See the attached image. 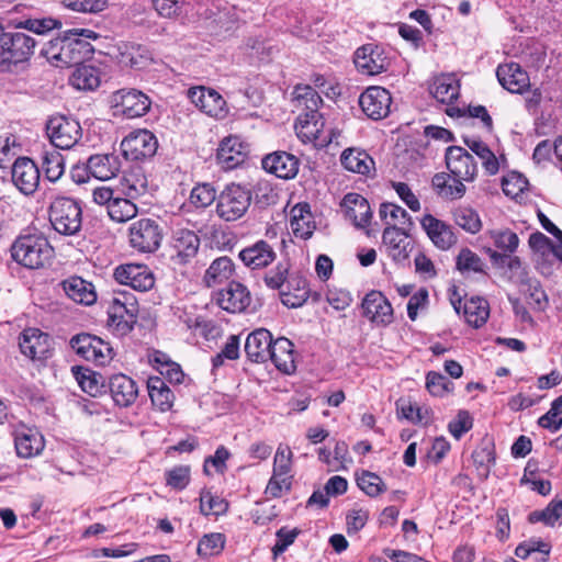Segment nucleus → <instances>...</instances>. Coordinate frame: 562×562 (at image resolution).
<instances>
[{"mask_svg":"<svg viewBox=\"0 0 562 562\" xmlns=\"http://www.w3.org/2000/svg\"><path fill=\"white\" fill-rule=\"evenodd\" d=\"M10 25L16 29H25L36 34H44L54 29H59L61 22L53 18L10 20Z\"/></svg>","mask_w":562,"mask_h":562,"instance_id":"nucleus-48","label":"nucleus"},{"mask_svg":"<svg viewBox=\"0 0 562 562\" xmlns=\"http://www.w3.org/2000/svg\"><path fill=\"white\" fill-rule=\"evenodd\" d=\"M164 238V228L157 220L143 217L128 227L130 246L142 254L157 251Z\"/></svg>","mask_w":562,"mask_h":562,"instance_id":"nucleus-6","label":"nucleus"},{"mask_svg":"<svg viewBox=\"0 0 562 562\" xmlns=\"http://www.w3.org/2000/svg\"><path fill=\"white\" fill-rule=\"evenodd\" d=\"M341 165L349 171L369 175L374 169L373 159L364 150L347 148L340 156Z\"/></svg>","mask_w":562,"mask_h":562,"instance_id":"nucleus-38","label":"nucleus"},{"mask_svg":"<svg viewBox=\"0 0 562 562\" xmlns=\"http://www.w3.org/2000/svg\"><path fill=\"white\" fill-rule=\"evenodd\" d=\"M12 181L25 195L34 193L40 183V168L27 157H19L12 165Z\"/></svg>","mask_w":562,"mask_h":562,"instance_id":"nucleus-18","label":"nucleus"},{"mask_svg":"<svg viewBox=\"0 0 562 562\" xmlns=\"http://www.w3.org/2000/svg\"><path fill=\"white\" fill-rule=\"evenodd\" d=\"M228 509V503L220 497H214L210 492L202 493L200 498V510L203 515H222Z\"/></svg>","mask_w":562,"mask_h":562,"instance_id":"nucleus-61","label":"nucleus"},{"mask_svg":"<svg viewBox=\"0 0 562 562\" xmlns=\"http://www.w3.org/2000/svg\"><path fill=\"white\" fill-rule=\"evenodd\" d=\"M430 93L441 103H451L459 95V83L451 76H441L434 80Z\"/></svg>","mask_w":562,"mask_h":562,"instance_id":"nucleus-42","label":"nucleus"},{"mask_svg":"<svg viewBox=\"0 0 562 562\" xmlns=\"http://www.w3.org/2000/svg\"><path fill=\"white\" fill-rule=\"evenodd\" d=\"M420 225L438 249L448 250L457 243L452 227L431 214L424 215Z\"/></svg>","mask_w":562,"mask_h":562,"instance_id":"nucleus-22","label":"nucleus"},{"mask_svg":"<svg viewBox=\"0 0 562 562\" xmlns=\"http://www.w3.org/2000/svg\"><path fill=\"white\" fill-rule=\"evenodd\" d=\"M115 280L132 289L146 292L155 285V277L146 265L127 263L114 270Z\"/></svg>","mask_w":562,"mask_h":562,"instance_id":"nucleus-14","label":"nucleus"},{"mask_svg":"<svg viewBox=\"0 0 562 562\" xmlns=\"http://www.w3.org/2000/svg\"><path fill=\"white\" fill-rule=\"evenodd\" d=\"M454 223L470 234H476L482 227L481 218L471 207L460 206L453 211Z\"/></svg>","mask_w":562,"mask_h":562,"instance_id":"nucleus-49","label":"nucleus"},{"mask_svg":"<svg viewBox=\"0 0 562 562\" xmlns=\"http://www.w3.org/2000/svg\"><path fill=\"white\" fill-rule=\"evenodd\" d=\"M357 485L370 497H375L386 490L382 479L369 471H363L357 476Z\"/></svg>","mask_w":562,"mask_h":562,"instance_id":"nucleus-53","label":"nucleus"},{"mask_svg":"<svg viewBox=\"0 0 562 562\" xmlns=\"http://www.w3.org/2000/svg\"><path fill=\"white\" fill-rule=\"evenodd\" d=\"M46 133L50 143L60 149L72 148L82 137L79 122L65 115L52 116L46 123Z\"/></svg>","mask_w":562,"mask_h":562,"instance_id":"nucleus-8","label":"nucleus"},{"mask_svg":"<svg viewBox=\"0 0 562 562\" xmlns=\"http://www.w3.org/2000/svg\"><path fill=\"white\" fill-rule=\"evenodd\" d=\"M294 127L304 143L313 142L322 138L325 122L321 113H300Z\"/></svg>","mask_w":562,"mask_h":562,"instance_id":"nucleus-37","label":"nucleus"},{"mask_svg":"<svg viewBox=\"0 0 562 562\" xmlns=\"http://www.w3.org/2000/svg\"><path fill=\"white\" fill-rule=\"evenodd\" d=\"M294 105L301 113H319L318 108L323 103L318 92L311 86L297 85L293 91Z\"/></svg>","mask_w":562,"mask_h":562,"instance_id":"nucleus-41","label":"nucleus"},{"mask_svg":"<svg viewBox=\"0 0 562 562\" xmlns=\"http://www.w3.org/2000/svg\"><path fill=\"white\" fill-rule=\"evenodd\" d=\"M122 167V161L116 154H95L88 158L86 170L93 178L106 181L115 178Z\"/></svg>","mask_w":562,"mask_h":562,"instance_id":"nucleus-26","label":"nucleus"},{"mask_svg":"<svg viewBox=\"0 0 562 562\" xmlns=\"http://www.w3.org/2000/svg\"><path fill=\"white\" fill-rule=\"evenodd\" d=\"M189 200L195 207L205 209L214 201L217 202L216 190L211 183H199L191 190Z\"/></svg>","mask_w":562,"mask_h":562,"instance_id":"nucleus-52","label":"nucleus"},{"mask_svg":"<svg viewBox=\"0 0 562 562\" xmlns=\"http://www.w3.org/2000/svg\"><path fill=\"white\" fill-rule=\"evenodd\" d=\"M252 200L251 191L241 184L229 183L217 195L216 214L226 222L241 218Z\"/></svg>","mask_w":562,"mask_h":562,"instance_id":"nucleus-3","label":"nucleus"},{"mask_svg":"<svg viewBox=\"0 0 562 562\" xmlns=\"http://www.w3.org/2000/svg\"><path fill=\"white\" fill-rule=\"evenodd\" d=\"M233 273V260L227 256H223L213 260L205 271L203 282L206 286L212 288L229 280Z\"/></svg>","mask_w":562,"mask_h":562,"instance_id":"nucleus-40","label":"nucleus"},{"mask_svg":"<svg viewBox=\"0 0 562 562\" xmlns=\"http://www.w3.org/2000/svg\"><path fill=\"white\" fill-rule=\"evenodd\" d=\"M99 34L88 29H71L65 31L44 45L43 56L56 67H71L83 64L91 58L94 49L90 40H97Z\"/></svg>","mask_w":562,"mask_h":562,"instance_id":"nucleus-1","label":"nucleus"},{"mask_svg":"<svg viewBox=\"0 0 562 562\" xmlns=\"http://www.w3.org/2000/svg\"><path fill=\"white\" fill-rule=\"evenodd\" d=\"M109 389L113 401L121 407L131 406L138 395L136 382L123 373L110 378Z\"/></svg>","mask_w":562,"mask_h":562,"instance_id":"nucleus-31","label":"nucleus"},{"mask_svg":"<svg viewBox=\"0 0 562 562\" xmlns=\"http://www.w3.org/2000/svg\"><path fill=\"white\" fill-rule=\"evenodd\" d=\"M467 322L475 328L484 325L490 315V307L486 300L472 297L463 305Z\"/></svg>","mask_w":562,"mask_h":562,"instance_id":"nucleus-43","label":"nucleus"},{"mask_svg":"<svg viewBox=\"0 0 562 562\" xmlns=\"http://www.w3.org/2000/svg\"><path fill=\"white\" fill-rule=\"evenodd\" d=\"M530 524L543 522L546 526L562 525V501H551L542 510H533L528 516Z\"/></svg>","mask_w":562,"mask_h":562,"instance_id":"nucleus-47","label":"nucleus"},{"mask_svg":"<svg viewBox=\"0 0 562 562\" xmlns=\"http://www.w3.org/2000/svg\"><path fill=\"white\" fill-rule=\"evenodd\" d=\"M363 315L373 323L387 325L393 321V308L379 291L369 292L362 301Z\"/></svg>","mask_w":562,"mask_h":562,"instance_id":"nucleus-24","label":"nucleus"},{"mask_svg":"<svg viewBox=\"0 0 562 562\" xmlns=\"http://www.w3.org/2000/svg\"><path fill=\"white\" fill-rule=\"evenodd\" d=\"M528 187V180L518 172H512L503 178L502 189L503 192L510 198H517Z\"/></svg>","mask_w":562,"mask_h":562,"instance_id":"nucleus-63","label":"nucleus"},{"mask_svg":"<svg viewBox=\"0 0 562 562\" xmlns=\"http://www.w3.org/2000/svg\"><path fill=\"white\" fill-rule=\"evenodd\" d=\"M61 286L66 295L76 303L89 306L97 301L94 285L81 277H69L61 282Z\"/></svg>","mask_w":562,"mask_h":562,"instance_id":"nucleus-34","label":"nucleus"},{"mask_svg":"<svg viewBox=\"0 0 562 562\" xmlns=\"http://www.w3.org/2000/svg\"><path fill=\"white\" fill-rule=\"evenodd\" d=\"M49 222L57 233L76 235L82 225V210L74 199L56 198L49 207Z\"/></svg>","mask_w":562,"mask_h":562,"instance_id":"nucleus-4","label":"nucleus"},{"mask_svg":"<svg viewBox=\"0 0 562 562\" xmlns=\"http://www.w3.org/2000/svg\"><path fill=\"white\" fill-rule=\"evenodd\" d=\"M467 146L482 160L485 171L493 176L498 172L499 164L494 153L480 139L465 138Z\"/></svg>","mask_w":562,"mask_h":562,"instance_id":"nucleus-44","label":"nucleus"},{"mask_svg":"<svg viewBox=\"0 0 562 562\" xmlns=\"http://www.w3.org/2000/svg\"><path fill=\"white\" fill-rule=\"evenodd\" d=\"M70 77L71 85L79 90H93L99 87L98 70L92 66L78 65Z\"/></svg>","mask_w":562,"mask_h":562,"instance_id":"nucleus-45","label":"nucleus"},{"mask_svg":"<svg viewBox=\"0 0 562 562\" xmlns=\"http://www.w3.org/2000/svg\"><path fill=\"white\" fill-rule=\"evenodd\" d=\"M216 302L221 308L229 313H240L250 305L251 297L244 284L232 281L217 293Z\"/></svg>","mask_w":562,"mask_h":562,"instance_id":"nucleus-21","label":"nucleus"},{"mask_svg":"<svg viewBox=\"0 0 562 562\" xmlns=\"http://www.w3.org/2000/svg\"><path fill=\"white\" fill-rule=\"evenodd\" d=\"M70 346L77 355L97 366L109 363L114 356L113 348L109 342L90 334H80L72 337Z\"/></svg>","mask_w":562,"mask_h":562,"instance_id":"nucleus-9","label":"nucleus"},{"mask_svg":"<svg viewBox=\"0 0 562 562\" xmlns=\"http://www.w3.org/2000/svg\"><path fill=\"white\" fill-rule=\"evenodd\" d=\"M42 170L45 178L50 182L59 180L65 171L63 155L55 149L44 151L42 155Z\"/></svg>","mask_w":562,"mask_h":562,"instance_id":"nucleus-46","label":"nucleus"},{"mask_svg":"<svg viewBox=\"0 0 562 562\" xmlns=\"http://www.w3.org/2000/svg\"><path fill=\"white\" fill-rule=\"evenodd\" d=\"M299 159L286 151H276L262 159V167L281 179H292L299 171Z\"/></svg>","mask_w":562,"mask_h":562,"instance_id":"nucleus-27","label":"nucleus"},{"mask_svg":"<svg viewBox=\"0 0 562 562\" xmlns=\"http://www.w3.org/2000/svg\"><path fill=\"white\" fill-rule=\"evenodd\" d=\"M353 63L361 74L368 76L386 71L391 64L384 49L372 44L359 47L355 53Z\"/></svg>","mask_w":562,"mask_h":562,"instance_id":"nucleus-12","label":"nucleus"},{"mask_svg":"<svg viewBox=\"0 0 562 562\" xmlns=\"http://www.w3.org/2000/svg\"><path fill=\"white\" fill-rule=\"evenodd\" d=\"M426 387L431 395L443 396L452 391L453 383L438 372H429L426 376Z\"/></svg>","mask_w":562,"mask_h":562,"instance_id":"nucleus-59","label":"nucleus"},{"mask_svg":"<svg viewBox=\"0 0 562 562\" xmlns=\"http://www.w3.org/2000/svg\"><path fill=\"white\" fill-rule=\"evenodd\" d=\"M494 245L505 252L513 254L519 245V238L516 233L509 229L492 232Z\"/></svg>","mask_w":562,"mask_h":562,"instance_id":"nucleus-64","label":"nucleus"},{"mask_svg":"<svg viewBox=\"0 0 562 562\" xmlns=\"http://www.w3.org/2000/svg\"><path fill=\"white\" fill-rule=\"evenodd\" d=\"M12 258L29 269H40L54 255L47 238L38 232L20 235L11 246Z\"/></svg>","mask_w":562,"mask_h":562,"instance_id":"nucleus-2","label":"nucleus"},{"mask_svg":"<svg viewBox=\"0 0 562 562\" xmlns=\"http://www.w3.org/2000/svg\"><path fill=\"white\" fill-rule=\"evenodd\" d=\"M379 215L382 220L391 218L390 222H386L387 226H396L397 223L404 224L405 222L411 224V217L406 210L394 203H382L380 205Z\"/></svg>","mask_w":562,"mask_h":562,"instance_id":"nucleus-58","label":"nucleus"},{"mask_svg":"<svg viewBox=\"0 0 562 562\" xmlns=\"http://www.w3.org/2000/svg\"><path fill=\"white\" fill-rule=\"evenodd\" d=\"M158 148L156 136L147 130H138L128 134L121 143L126 159L142 160L153 157Z\"/></svg>","mask_w":562,"mask_h":562,"instance_id":"nucleus-10","label":"nucleus"},{"mask_svg":"<svg viewBox=\"0 0 562 562\" xmlns=\"http://www.w3.org/2000/svg\"><path fill=\"white\" fill-rule=\"evenodd\" d=\"M188 95L192 103L210 116L222 119L226 115V102L214 89L194 87L189 89Z\"/></svg>","mask_w":562,"mask_h":562,"instance_id":"nucleus-19","label":"nucleus"},{"mask_svg":"<svg viewBox=\"0 0 562 562\" xmlns=\"http://www.w3.org/2000/svg\"><path fill=\"white\" fill-rule=\"evenodd\" d=\"M225 544V537L222 533L214 532L210 535H205L199 541L198 544V554L199 555H214L218 554Z\"/></svg>","mask_w":562,"mask_h":562,"instance_id":"nucleus-57","label":"nucleus"},{"mask_svg":"<svg viewBox=\"0 0 562 562\" xmlns=\"http://www.w3.org/2000/svg\"><path fill=\"white\" fill-rule=\"evenodd\" d=\"M240 260L251 269H261L276 259V252L266 240H258L239 252Z\"/></svg>","mask_w":562,"mask_h":562,"instance_id":"nucleus-35","label":"nucleus"},{"mask_svg":"<svg viewBox=\"0 0 562 562\" xmlns=\"http://www.w3.org/2000/svg\"><path fill=\"white\" fill-rule=\"evenodd\" d=\"M171 248L179 263H187L194 258L200 248V237L188 228H177L172 233Z\"/></svg>","mask_w":562,"mask_h":562,"instance_id":"nucleus-25","label":"nucleus"},{"mask_svg":"<svg viewBox=\"0 0 562 562\" xmlns=\"http://www.w3.org/2000/svg\"><path fill=\"white\" fill-rule=\"evenodd\" d=\"M382 240L389 256L395 262L402 263L408 259L413 244L404 229L395 225L386 226L382 234Z\"/></svg>","mask_w":562,"mask_h":562,"instance_id":"nucleus-20","label":"nucleus"},{"mask_svg":"<svg viewBox=\"0 0 562 562\" xmlns=\"http://www.w3.org/2000/svg\"><path fill=\"white\" fill-rule=\"evenodd\" d=\"M280 296H281L282 304L288 307L296 308V307L302 306L308 299V290L306 286V281L303 279H297L295 293H291L290 291L281 290Z\"/></svg>","mask_w":562,"mask_h":562,"instance_id":"nucleus-54","label":"nucleus"},{"mask_svg":"<svg viewBox=\"0 0 562 562\" xmlns=\"http://www.w3.org/2000/svg\"><path fill=\"white\" fill-rule=\"evenodd\" d=\"M457 268L460 272H483L482 259L469 248L460 250L457 257Z\"/></svg>","mask_w":562,"mask_h":562,"instance_id":"nucleus-56","label":"nucleus"},{"mask_svg":"<svg viewBox=\"0 0 562 562\" xmlns=\"http://www.w3.org/2000/svg\"><path fill=\"white\" fill-rule=\"evenodd\" d=\"M273 342L271 333L266 328H258L247 336L245 352L247 358L256 363L269 360V351Z\"/></svg>","mask_w":562,"mask_h":562,"instance_id":"nucleus-30","label":"nucleus"},{"mask_svg":"<svg viewBox=\"0 0 562 562\" xmlns=\"http://www.w3.org/2000/svg\"><path fill=\"white\" fill-rule=\"evenodd\" d=\"M292 458L293 453L290 447L279 445L273 459L272 472L282 476H292Z\"/></svg>","mask_w":562,"mask_h":562,"instance_id":"nucleus-55","label":"nucleus"},{"mask_svg":"<svg viewBox=\"0 0 562 562\" xmlns=\"http://www.w3.org/2000/svg\"><path fill=\"white\" fill-rule=\"evenodd\" d=\"M137 308L134 303L122 302L114 297L108 308V325L117 335L128 334L137 322Z\"/></svg>","mask_w":562,"mask_h":562,"instance_id":"nucleus-17","label":"nucleus"},{"mask_svg":"<svg viewBox=\"0 0 562 562\" xmlns=\"http://www.w3.org/2000/svg\"><path fill=\"white\" fill-rule=\"evenodd\" d=\"M293 476H282L272 472L265 490V494L271 498H279L283 493H288L292 486Z\"/></svg>","mask_w":562,"mask_h":562,"instance_id":"nucleus-62","label":"nucleus"},{"mask_svg":"<svg viewBox=\"0 0 562 562\" xmlns=\"http://www.w3.org/2000/svg\"><path fill=\"white\" fill-rule=\"evenodd\" d=\"M121 64L124 66L142 69L146 67L150 61L148 50L140 45L125 46V50L121 53Z\"/></svg>","mask_w":562,"mask_h":562,"instance_id":"nucleus-51","label":"nucleus"},{"mask_svg":"<svg viewBox=\"0 0 562 562\" xmlns=\"http://www.w3.org/2000/svg\"><path fill=\"white\" fill-rule=\"evenodd\" d=\"M187 4V0H153L156 12L166 19L179 16Z\"/></svg>","mask_w":562,"mask_h":562,"instance_id":"nucleus-60","label":"nucleus"},{"mask_svg":"<svg viewBox=\"0 0 562 562\" xmlns=\"http://www.w3.org/2000/svg\"><path fill=\"white\" fill-rule=\"evenodd\" d=\"M528 244L530 248L539 256L537 268L543 276L552 274L551 258L554 257L555 246L552 240L541 232L532 233L529 236Z\"/></svg>","mask_w":562,"mask_h":562,"instance_id":"nucleus-32","label":"nucleus"},{"mask_svg":"<svg viewBox=\"0 0 562 562\" xmlns=\"http://www.w3.org/2000/svg\"><path fill=\"white\" fill-rule=\"evenodd\" d=\"M496 76L502 87L512 93H524L530 86L528 74L516 63L499 65Z\"/></svg>","mask_w":562,"mask_h":562,"instance_id":"nucleus-29","label":"nucleus"},{"mask_svg":"<svg viewBox=\"0 0 562 562\" xmlns=\"http://www.w3.org/2000/svg\"><path fill=\"white\" fill-rule=\"evenodd\" d=\"M345 216L349 218L355 226L364 227L370 223L372 212L369 202L361 194L356 192L347 193L340 203Z\"/></svg>","mask_w":562,"mask_h":562,"instance_id":"nucleus-28","label":"nucleus"},{"mask_svg":"<svg viewBox=\"0 0 562 562\" xmlns=\"http://www.w3.org/2000/svg\"><path fill=\"white\" fill-rule=\"evenodd\" d=\"M147 389L153 405L160 412H167L171 408L175 395L161 378H149Z\"/></svg>","mask_w":562,"mask_h":562,"instance_id":"nucleus-39","label":"nucleus"},{"mask_svg":"<svg viewBox=\"0 0 562 562\" xmlns=\"http://www.w3.org/2000/svg\"><path fill=\"white\" fill-rule=\"evenodd\" d=\"M14 445L19 457L33 458L43 451L45 441L36 429L23 427L15 431Z\"/></svg>","mask_w":562,"mask_h":562,"instance_id":"nucleus-33","label":"nucleus"},{"mask_svg":"<svg viewBox=\"0 0 562 562\" xmlns=\"http://www.w3.org/2000/svg\"><path fill=\"white\" fill-rule=\"evenodd\" d=\"M293 347L291 340L285 337H279L273 340L269 351V359L279 371L285 374L293 373L296 368Z\"/></svg>","mask_w":562,"mask_h":562,"instance_id":"nucleus-36","label":"nucleus"},{"mask_svg":"<svg viewBox=\"0 0 562 562\" xmlns=\"http://www.w3.org/2000/svg\"><path fill=\"white\" fill-rule=\"evenodd\" d=\"M248 146L238 136L224 138L218 148L216 158L223 169L231 170L245 161Z\"/></svg>","mask_w":562,"mask_h":562,"instance_id":"nucleus-23","label":"nucleus"},{"mask_svg":"<svg viewBox=\"0 0 562 562\" xmlns=\"http://www.w3.org/2000/svg\"><path fill=\"white\" fill-rule=\"evenodd\" d=\"M113 104L116 112L127 119H135L149 111L151 101L142 91L121 89L113 94Z\"/></svg>","mask_w":562,"mask_h":562,"instance_id":"nucleus-11","label":"nucleus"},{"mask_svg":"<svg viewBox=\"0 0 562 562\" xmlns=\"http://www.w3.org/2000/svg\"><path fill=\"white\" fill-rule=\"evenodd\" d=\"M124 194L126 198L116 196L109 205V216L119 223L134 218L137 215V206L132 202L133 199L146 192L145 178L136 179L134 176L126 177Z\"/></svg>","mask_w":562,"mask_h":562,"instance_id":"nucleus-7","label":"nucleus"},{"mask_svg":"<svg viewBox=\"0 0 562 562\" xmlns=\"http://www.w3.org/2000/svg\"><path fill=\"white\" fill-rule=\"evenodd\" d=\"M391 93L382 87H369L359 98L363 113L372 120H381L390 112Z\"/></svg>","mask_w":562,"mask_h":562,"instance_id":"nucleus-16","label":"nucleus"},{"mask_svg":"<svg viewBox=\"0 0 562 562\" xmlns=\"http://www.w3.org/2000/svg\"><path fill=\"white\" fill-rule=\"evenodd\" d=\"M550 551L551 546L548 542L538 539H530L520 543L516 548L515 554L521 560H526L532 554H541V559H538L537 562H547Z\"/></svg>","mask_w":562,"mask_h":562,"instance_id":"nucleus-50","label":"nucleus"},{"mask_svg":"<svg viewBox=\"0 0 562 562\" xmlns=\"http://www.w3.org/2000/svg\"><path fill=\"white\" fill-rule=\"evenodd\" d=\"M35 40L23 32L0 30V66L9 68L27 61L34 53Z\"/></svg>","mask_w":562,"mask_h":562,"instance_id":"nucleus-5","label":"nucleus"},{"mask_svg":"<svg viewBox=\"0 0 562 562\" xmlns=\"http://www.w3.org/2000/svg\"><path fill=\"white\" fill-rule=\"evenodd\" d=\"M447 169L453 178L464 181H473L477 167L472 155L460 146H450L446 150Z\"/></svg>","mask_w":562,"mask_h":562,"instance_id":"nucleus-15","label":"nucleus"},{"mask_svg":"<svg viewBox=\"0 0 562 562\" xmlns=\"http://www.w3.org/2000/svg\"><path fill=\"white\" fill-rule=\"evenodd\" d=\"M21 352L31 360L42 361L50 357L52 338L37 328H26L19 338Z\"/></svg>","mask_w":562,"mask_h":562,"instance_id":"nucleus-13","label":"nucleus"}]
</instances>
